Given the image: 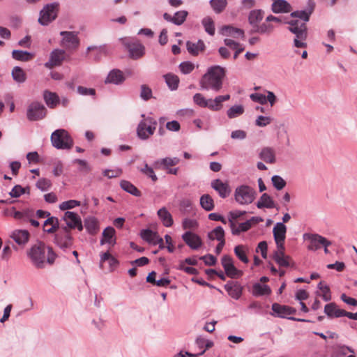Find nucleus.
Listing matches in <instances>:
<instances>
[{
  "label": "nucleus",
  "mask_w": 357,
  "mask_h": 357,
  "mask_svg": "<svg viewBox=\"0 0 357 357\" xmlns=\"http://www.w3.org/2000/svg\"><path fill=\"white\" fill-rule=\"evenodd\" d=\"M225 68L220 66L209 67L199 81L201 89L212 91L215 93L220 91L223 86V80L225 77Z\"/></svg>",
  "instance_id": "obj_1"
},
{
  "label": "nucleus",
  "mask_w": 357,
  "mask_h": 357,
  "mask_svg": "<svg viewBox=\"0 0 357 357\" xmlns=\"http://www.w3.org/2000/svg\"><path fill=\"white\" fill-rule=\"evenodd\" d=\"M289 24L288 30L295 35L294 45L298 48H304L307 47L305 42L307 37V29L305 22L298 20H292L287 22Z\"/></svg>",
  "instance_id": "obj_2"
},
{
  "label": "nucleus",
  "mask_w": 357,
  "mask_h": 357,
  "mask_svg": "<svg viewBox=\"0 0 357 357\" xmlns=\"http://www.w3.org/2000/svg\"><path fill=\"white\" fill-rule=\"evenodd\" d=\"M46 250L47 245L41 241L33 245L27 250V256L36 268L42 269L45 267Z\"/></svg>",
  "instance_id": "obj_3"
},
{
  "label": "nucleus",
  "mask_w": 357,
  "mask_h": 357,
  "mask_svg": "<svg viewBox=\"0 0 357 357\" xmlns=\"http://www.w3.org/2000/svg\"><path fill=\"white\" fill-rule=\"evenodd\" d=\"M51 142L56 149L70 150L73 148L74 141L65 129H57L51 135Z\"/></svg>",
  "instance_id": "obj_4"
},
{
  "label": "nucleus",
  "mask_w": 357,
  "mask_h": 357,
  "mask_svg": "<svg viewBox=\"0 0 357 357\" xmlns=\"http://www.w3.org/2000/svg\"><path fill=\"white\" fill-rule=\"evenodd\" d=\"M256 196V190L246 185L237 187L234 192L235 200L241 205L251 204Z\"/></svg>",
  "instance_id": "obj_5"
},
{
  "label": "nucleus",
  "mask_w": 357,
  "mask_h": 357,
  "mask_svg": "<svg viewBox=\"0 0 357 357\" xmlns=\"http://www.w3.org/2000/svg\"><path fill=\"white\" fill-rule=\"evenodd\" d=\"M119 41L128 50L129 56L132 59L141 58L145 53L144 46L138 40L128 38H121Z\"/></svg>",
  "instance_id": "obj_6"
},
{
  "label": "nucleus",
  "mask_w": 357,
  "mask_h": 357,
  "mask_svg": "<svg viewBox=\"0 0 357 357\" xmlns=\"http://www.w3.org/2000/svg\"><path fill=\"white\" fill-rule=\"evenodd\" d=\"M58 3L47 4L40 12L38 22L43 26H47L56 19L58 12Z\"/></svg>",
  "instance_id": "obj_7"
},
{
  "label": "nucleus",
  "mask_w": 357,
  "mask_h": 357,
  "mask_svg": "<svg viewBox=\"0 0 357 357\" xmlns=\"http://www.w3.org/2000/svg\"><path fill=\"white\" fill-rule=\"evenodd\" d=\"M272 310L273 311L274 314H272V315H275V314L281 318H287L289 320L296 321H301V322H309V320L305 319H299L296 318L294 317H288V315L294 314L296 312V310L294 307L287 306V305H282L278 303H273L272 305Z\"/></svg>",
  "instance_id": "obj_8"
},
{
  "label": "nucleus",
  "mask_w": 357,
  "mask_h": 357,
  "mask_svg": "<svg viewBox=\"0 0 357 357\" xmlns=\"http://www.w3.org/2000/svg\"><path fill=\"white\" fill-rule=\"evenodd\" d=\"M62 36L61 45L67 50H76L79 45L77 33L75 31H63L60 32Z\"/></svg>",
  "instance_id": "obj_9"
},
{
  "label": "nucleus",
  "mask_w": 357,
  "mask_h": 357,
  "mask_svg": "<svg viewBox=\"0 0 357 357\" xmlns=\"http://www.w3.org/2000/svg\"><path fill=\"white\" fill-rule=\"evenodd\" d=\"M47 109L40 102H33L31 103L26 111L27 119L31 121H36L43 119L46 115Z\"/></svg>",
  "instance_id": "obj_10"
},
{
  "label": "nucleus",
  "mask_w": 357,
  "mask_h": 357,
  "mask_svg": "<svg viewBox=\"0 0 357 357\" xmlns=\"http://www.w3.org/2000/svg\"><path fill=\"white\" fill-rule=\"evenodd\" d=\"M303 238L310 241L307 249L310 250H317L322 246H329L331 242L325 237L317 234H305Z\"/></svg>",
  "instance_id": "obj_11"
},
{
  "label": "nucleus",
  "mask_w": 357,
  "mask_h": 357,
  "mask_svg": "<svg viewBox=\"0 0 357 357\" xmlns=\"http://www.w3.org/2000/svg\"><path fill=\"white\" fill-rule=\"evenodd\" d=\"M221 264L226 275L230 278H237L243 275V271L236 268L233 259L229 255H224L221 259Z\"/></svg>",
  "instance_id": "obj_12"
},
{
  "label": "nucleus",
  "mask_w": 357,
  "mask_h": 357,
  "mask_svg": "<svg viewBox=\"0 0 357 357\" xmlns=\"http://www.w3.org/2000/svg\"><path fill=\"white\" fill-rule=\"evenodd\" d=\"M287 227L283 222H277L273 227L274 240L278 249L284 250V243L286 238Z\"/></svg>",
  "instance_id": "obj_13"
},
{
  "label": "nucleus",
  "mask_w": 357,
  "mask_h": 357,
  "mask_svg": "<svg viewBox=\"0 0 357 357\" xmlns=\"http://www.w3.org/2000/svg\"><path fill=\"white\" fill-rule=\"evenodd\" d=\"M66 51L61 49L54 50L50 55V59L45 63V66L47 68H52L55 66L61 65L62 62L66 59Z\"/></svg>",
  "instance_id": "obj_14"
},
{
  "label": "nucleus",
  "mask_w": 357,
  "mask_h": 357,
  "mask_svg": "<svg viewBox=\"0 0 357 357\" xmlns=\"http://www.w3.org/2000/svg\"><path fill=\"white\" fill-rule=\"evenodd\" d=\"M228 294L234 299L238 300L242 296L243 287L236 281H229L224 286Z\"/></svg>",
  "instance_id": "obj_15"
},
{
  "label": "nucleus",
  "mask_w": 357,
  "mask_h": 357,
  "mask_svg": "<svg viewBox=\"0 0 357 357\" xmlns=\"http://www.w3.org/2000/svg\"><path fill=\"white\" fill-rule=\"evenodd\" d=\"M182 239L192 250L199 249L202 245L201 238L195 233L186 231L182 235Z\"/></svg>",
  "instance_id": "obj_16"
},
{
  "label": "nucleus",
  "mask_w": 357,
  "mask_h": 357,
  "mask_svg": "<svg viewBox=\"0 0 357 357\" xmlns=\"http://www.w3.org/2000/svg\"><path fill=\"white\" fill-rule=\"evenodd\" d=\"M155 127L152 125H146V121H140L137 128V133L139 138L145 140L153 135Z\"/></svg>",
  "instance_id": "obj_17"
},
{
  "label": "nucleus",
  "mask_w": 357,
  "mask_h": 357,
  "mask_svg": "<svg viewBox=\"0 0 357 357\" xmlns=\"http://www.w3.org/2000/svg\"><path fill=\"white\" fill-rule=\"evenodd\" d=\"M180 159L177 157H166L154 161L153 166L155 169H162L164 170H167L169 168H170V167L178 165Z\"/></svg>",
  "instance_id": "obj_18"
},
{
  "label": "nucleus",
  "mask_w": 357,
  "mask_h": 357,
  "mask_svg": "<svg viewBox=\"0 0 357 357\" xmlns=\"http://www.w3.org/2000/svg\"><path fill=\"white\" fill-rule=\"evenodd\" d=\"M188 15V12L186 10H179L174 13V16L165 13L163 14V18L167 22H172L176 25H181L186 20Z\"/></svg>",
  "instance_id": "obj_19"
},
{
  "label": "nucleus",
  "mask_w": 357,
  "mask_h": 357,
  "mask_svg": "<svg viewBox=\"0 0 357 357\" xmlns=\"http://www.w3.org/2000/svg\"><path fill=\"white\" fill-rule=\"evenodd\" d=\"M230 99V95L218 96L214 99H208L206 107L212 111H219L222 107V102Z\"/></svg>",
  "instance_id": "obj_20"
},
{
  "label": "nucleus",
  "mask_w": 357,
  "mask_h": 357,
  "mask_svg": "<svg viewBox=\"0 0 357 357\" xmlns=\"http://www.w3.org/2000/svg\"><path fill=\"white\" fill-rule=\"evenodd\" d=\"M315 7L314 2H310L307 3V8L303 10H296L291 13L292 17H298L302 20L306 24L310 20V16L313 13Z\"/></svg>",
  "instance_id": "obj_21"
},
{
  "label": "nucleus",
  "mask_w": 357,
  "mask_h": 357,
  "mask_svg": "<svg viewBox=\"0 0 357 357\" xmlns=\"http://www.w3.org/2000/svg\"><path fill=\"white\" fill-rule=\"evenodd\" d=\"M10 237L19 245H24L29 241V232L24 229H16L11 232Z\"/></svg>",
  "instance_id": "obj_22"
},
{
  "label": "nucleus",
  "mask_w": 357,
  "mask_h": 357,
  "mask_svg": "<svg viewBox=\"0 0 357 357\" xmlns=\"http://www.w3.org/2000/svg\"><path fill=\"white\" fill-rule=\"evenodd\" d=\"M54 243L61 248L66 249L73 244V237L70 234L58 233L54 236Z\"/></svg>",
  "instance_id": "obj_23"
},
{
  "label": "nucleus",
  "mask_w": 357,
  "mask_h": 357,
  "mask_svg": "<svg viewBox=\"0 0 357 357\" xmlns=\"http://www.w3.org/2000/svg\"><path fill=\"white\" fill-rule=\"evenodd\" d=\"M206 45L202 40H198L197 42L188 40L186 42V49L192 56H197L200 52L205 50Z\"/></svg>",
  "instance_id": "obj_24"
},
{
  "label": "nucleus",
  "mask_w": 357,
  "mask_h": 357,
  "mask_svg": "<svg viewBox=\"0 0 357 357\" xmlns=\"http://www.w3.org/2000/svg\"><path fill=\"white\" fill-rule=\"evenodd\" d=\"M264 11L261 9L252 10L248 15V22L251 26V29H255V27L262 21L264 17Z\"/></svg>",
  "instance_id": "obj_25"
},
{
  "label": "nucleus",
  "mask_w": 357,
  "mask_h": 357,
  "mask_svg": "<svg viewBox=\"0 0 357 357\" xmlns=\"http://www.w3.org/2000/svg\"><path fill=\"white\" fill-rule=\"evenodd\" d=\"M211 187L218 192L222 198L227 197L229 192L230 189L227 183H223L220 179H215L211 182Z\"/></svg>",
  "instance_id": "obj_26"
},
{
  "label": "nucleus",
  "mask_w": 357,
  "mask_h": 357,
  "mask_svg": "<svg viewBox=\"0 0 357 357\" xmlns=\"http://www.w3.org/2000/svg\"><path fill=\"white\" fill-rule=\"evenodd\" d=\"M271 10L274 13H287L291 12V6L286 0H273Z\"/></svg>",
  "instance_id": "obj_27"
},
{
  "label": "nucleus",
  "mask_w": 357,
  "mask_h": 357,
  "mask_svg": "<svg viewBox=\"0 0 357 357\" xmlns=\"http://www.w3.org/2000/svg\"><path fill=\"white\" fill-rule=\"evenodd\" d=\"M256 206L258 208H275L278 210V207L276 206V204L272 197L267 193H264L260 197L259 199L256 203Z\"/></svg>",
  "instance_id": "obj_28"
},
{
  "label": "nucleus",
  "mask_w": 357,
  "mask_h": 357,
  "mask_svg": "<svg viewBox=\"0 0 357 357\" xmlns=\"http://www.w3.org/2000/svg\"><path fill=\"white\" fill-rule=\"evenodd\" d=\"M93 50H96L97 52L93 57V60L95 61H100L101 60L102 55L107 56L109 54V47H108L107 45H106V44H103L100 46H96V45L89 46L86 48V54H88V52L89 51H93Z\"/></svg>",
  "instance_id": "obj_29"
},
{
  "label": "nucleus",
  "mask_w": 357,
  "mask_h": 357,
  "mask_svg": "<svg viewBox=\"0 0 357 357\" xmlns=\"http://www.w3.org/2000/svg\"><path fill=\"white\" fill-rule=\"evenodd\" d=\"M125 77L123 73L120 70L113 69L108 74L105 82L118 85L123 83Z\"/></svg>",
  "instance_id": "obj_30"
},
{
  "label": "nucleus",
  "mask_w": 357,
  "mask_h": 357,
  "mask_svg": "<svg viewBox=\"0 0 357 357\" xmlns=\"http://www.w3.org/2000/svg\"><path fill=\"white\" fill-rule=\"evenodd\" d=\"M59 228V222L57 218L49 217L43 223V229L48 234L55 232Z\"/></svg>",
  "instance_id": "obj_31"
},
{
  "label": "nucleus",
  "mask_w": 357,
  "mask_h": 357,
  "mask_svg": "<svg viewBox=\"0 0 357 357\" xmlns=\"http://www.w3.org/2000/svg\"><path fill=\"white\" fill-rule=\"evenodd\" d=\"M344 310L339 309L335 303H330L324 307V313L330 318L344 317V314H339V312L344 313Z\"/></svg>",
  "instance_id": "obj_32"
},
{
  "label": "nucleus",
  "mask_w": 357,
  "mask_h": 357,
  "mask_svg": "<svg viewBox=\"0 0 357 357\" xmlns=\"http://www.w3.org/2000/svg\"><path fill=\"white\" fill-rule=\"evenodd\" d=\"M259 158L266 163L273 164L275 162V154L273 148L264 147L259 155Z\"/></svg>",
  "instance_id": "obj_33"
},
{
  "label": "nucleus",
  "mask_w": 357,
  "mask_h": 357,
  "mask_svg": "<svg viewBox=\"0 0 357 357\" xmlns=\"http://www.w3.org/2000/svg\"><path fill=\"white\" fill-rule=\"evenodd\" d=\"M284 250L278 249L273 255L274 261L280 266L288 267L289 266V257L284 255Z\"/></svg>",
  "instance_id": "obj_34"
},
{
  "label": "nucleus",
  "mask_w": 357,
  "mask_h": 357,
  "mask_svg": "<svg viewBox=\"0 0 357 357\" xmlns=\"http://www.w3.org/2000/svg\"><path fill=\"white\" fill-rule=\"evenodd\" d=\"M220 33L231 37H236V35L240 36L241 38L244 37V31L241 29L236 28L230 25H225L220 29Z\"/></svg>",
  "instance_id": "obj_35"
},
{
  "label": "nucleus",
  "mask_w": 357,
  "mask_h": 357,
  "mask_svg": "<svg viewBox=\"0 0 357 357\" xmlns=\"http://www.w3.org/2000/svg\"><path fill=\"white\" fill-rule=\"evenodd\" d=\"M115 234V229L112 227H106L102 231V238L100 240V244L108 243L114 245L116 243V240L113 239Z\"/></svg>",
  "instance_id": "obj_36"
},
{
  "label": "nucleus",
  "mask_w": 357,
  "mask_h": 357,
  "mask_svg": "<svg viewBox=\"0 0 357 357\" xmlns=\"http://www.w3.org/2000/svg\"><path fill=\"white\" fill-rule=\"evenodd\" d=\"M274 29V26L266 22V21L261 24H259L255 29L250 31V34L259 33V34H271Z\"/></svg>",
  "instance_id": "obj_37"
},
{
  "label": "nucleus",
  "mask_w": 357,
  "mask_h": 357,
  "mask_svg": "<svg viewBox=\"0 0 357 357\" xmlns=\"http://www.w3.org/2000/svg\"><path fill=\"white\" fill-rule=\"evenodd\" d=\"M157 214L165 227H169L173 225L174 221L172 216L165 207L159 209Z\"/></svg>",
  "instance_id": "obj_38"
},
{
  "label": "nucleus",
  "mask_w": 357,
  "mask_h": 357,
  "mask_svg": "<svg viewBox=\"0 0 357 357\" xmlns=\"http://www.w3.org/2000/svg\"><path fill=\"white\" fill-rule=\"evenodd\" d=\"M63 218L70 229H75L81 220L78 214L72 211H66Z\"/></svg>",
  "instance_id": "obj_39"
},
{
  "label": "nucleus",
  "mask_w": 357,
  "mask_h": 357,
  "mask_svg": "<svg viewBox=\"0 0 357 357\" xmlns=\"http://www.w3.org/2000/svg\"><path fill=\"white\" fill-rule=\"evenodd\" d=\"M271 293V288L266 284H261L259 282L255 283L252 286V294L255 296L269 295Z\"/></svg>",
  "instance_id": "obj_40"
},
{
  "label": "nucleus",
  "mask_w": 357,
  "mask_h": 357,
  "mask_svg": "<svg viewBox=\"0 0 357 357\" xmlns=\"http://www.w3.org/2000/svg\"><path fill=\"white\" fill-rule=\"evenodd\" d=\"M84 226L90 234H96L99 229L97 219L91 216L84 219Z\"/></svg>",
  "instance_id": "obj_41"
},
{
  "label": "nucleus",
  "mask_w": 357,
  "mask_h": 357,
  "mask_svg": "<svg viewBox=\"0 0 357 357\" xmlns=\"http://www.w3.org/2000/svg\"><path fill=\"white\" fill-rule=\"evenodd\" d=\"M120 186L124 191L133 196L140 197L142 195L141 192L128 181L122 180L120 182Z\"/></svg>",
  "instance_id": "obj_42"
},
{
  "label": "nucleus",
  "mask_w": 357,
  "mask_h": 357,
  "mask_svg": "<svg viewBox=\"0 0 357 357\" xmlns=\"http://www.w3.org/2000/svg\"><path fill=\"white\" fill-rule=\"evenodd\" d=\"M141 238L148 242L150 244L155 245V240L158 238L159 235L157 232L153 231L149 229H142L140 232Z\"/></svg>",
  "instance_id": "obj_43"
},
{
  "label": "nucleus",
  "mask_w": 357,
  "mask_h": 357,
  "mask_svg": "<svg viewBox=\"0 0 357 357\" xmlns=\"http://www.w3.org/2000/svg\"><path fill=\"white\" fill-rule=\"evenodd\" d=\"M43 96L45 103L50 108L55 107L59 102V98L55 93L45 91Z\"/></svg>",
  "instance_id": "obj_44"
},
{
  "label": "nucleus",
  "mask_w": 357,
  "mask_h": 357,
  "mask_svg": "<svg viewBox=\"0 0 357 357\" xmlns=\"http://www.w3.org/2000/svg\"><path fill=\"white\" fill-rule=\"evenodd\" d=\"M13 79L17 83H24L26 79V75L24 70L19 66H15L11 73Z\"/></svg>",
  "instance_id": "obj_45"
},
{
  "label": "nucleus",
  "mask_w": 357,
  "mask_h": 357,
  "mask_svg": "<svg viewBox=\"0 0 357 357\" xmlns=\"http://www.w3.org/2000/svg\"><path fill=\"white\" fill-rule=\"evenodd\" d=\"M12 56L17 61H28L33 57V54L26 51L14 50L12 52Z\"/></svg>",
  "instance_id": "obj_46"
},
{
  "label": "nucleus",
  "mask_w": 357,
  "mask_h": 357,
  "mask_svg": "<svg viewBox=\"0 0 357 357\" xmlns=\"http://www.w3.org/2000/svg\"><path fill=\"white\" fill-rule=\"evenodd\" d=\"M200 205L206 211H211L214 208V202L208 194H204L200 197Z\"/></svg>",
  "instance_id": "obj_47"
},
{
  "label": "nucleus",
  "mask_w": 357,
  "mask_h": 357,
  "mask_svg": "<svg viewBox=\"0 0 357 357\" xmlns=\"http://www.w3.org/2000/svg\"><path fill=\"white\" fill-rule=\"evenodd\" d=\"M210 6L216 14L222 13L227 6V0H210Z\"/></svg>",
  "instance_id": "obj_48"
},
{
  "label": "nucleus",
  "mask_w": 357,
  "mask_h": 357,
  "mask_svg": "<svg viewBox=\"0 0 357 357\" xmlns=\"http://www.w3.org/2000/svg\"><path fill=\"white\" fill-rule=\"evenodd\" d=\"M244 113V107L242 105H234L227 111L229 119H235Z\"/></svg>",
  "instance_id": "obj_49"
},
{
  "label": "nucleus",
  "mask_w": 357,
  "mask_h": 357,
  "mask_svg": "<svg viewBox=\"0 0 357 357\" xmlns=\"http://www.w3.org/2000/svg\"><path fill=\"white\" fill-rule=\"evenodd\" d=\"M202 24L204 28L205 31L210 36L215 34V24L211 17H205L202 20Z\"/></svg>",
  "instance_id": "obj_50"
},
{
  "label": "nucleus",
  "mask_w": 357,
  "mask_h": 357,
  "mask_svg": "<svg viewBox=\"0 0 357 357\" xmlns=\"http://www.w3.org/2000/svg\"><path fill=\"white\" fill-rule=\"evenodd\" d=\"M208 237L211 240L225 241V231L221 226H218L208 233Z\"/></svg>",
  "instance_id": "obj_51"
},
{
  "label": "nucleus",
  "mask_w": 357,
  "mask_h": 357,
  "mask_svg": "<svg viewBox=\"0 0 357 357\" xmlns=\"http://www.w3.org/2000/svg\"><path fill=\"white\" fill-rule=\"evenodd\" d=\"M236 256L243 263L248 264L249 259L246 255V248L243 245H236L234 249Z\"/></svg>",
  "instance_id": "obj_52"
},
{
  "label": "nucleus",
  "mask_w": 357,
  "mask_h": 357,
  "mask_svg": "<svg viewBox=\"0 0 357 357\" xmlns=\"http://www.w3.org/2000/svg\"><path fill=\"white\" fill-rule=\"evenodd\" d=\"M165 82L171 90H176L178 88L179 79L178 76L168 73L164 76Z\"/></svg>",
  "instance_id": "obj_53"
},
{
  "label": "nucleus",
  "mask_w": 357,
  "mask_h": 357,
  "mask_svg": "<svg viewBox=\"0 0 357 357\" xmlns=\"http://www.w3.org/2000/svg\"><path fill=\"white\" fill-rule=\"evenodd\" d=\"M137 169L142 174L150 178L153 182L158 181V177L154 172L153 168L149 166L147 163H145L143 167H137Z\"/></svg>",
  "instance_id": "obj_54"
},
{
  "label": "nucleus",
  "mask_w": 357,
  "mask_h": 357,
  "mask_svg": "<svg viewBox=\"0 0 357 357\" xmlns=\"http://www.w3.org/2000/svg\"><path fill=\"white\" fill-rule=\"evenodd\" d=\"M196 344L199 348L204 347V349L199 354V355L204 354L206 349H208L213 346V342L211 340H206L202 337L197 338Z\"/></svg>",
  "instance_id": "obj_55"
},
{
  "label": "nucleus",
  "mask_w": 357,
  "mask_h": 357,
  "mask_svg": "<svg viewBox=\"0 0 357 357\" xmlns=\"http://www.w3.org/2000/svg\"><path fill=\"white\" fill-rule=\"evenodd\" d=\"M271 181L273 185L278 190H281L283 189L287 184L286 181L280 176L278 175L273 176L271 178Z\"/></svg>",
  "instance_id": "obj_56"
},
{
  "label": "nucleus",
  "mask_w": 357,
  "mask_h": 357,
  "mask_svg": "<svg viewBox=\"0 0 357 357\" xmlns=\"http://www.w3.org/2000/svg\"><path fill=\"white\" fill-rule=\"evenodd\" d=\"M317 288L322 291L321 296L325 301H329L331 300V291L328 286L324 285L323 282H320L317 285Z\"/></svg>",
  "instance_id": "obj_57"
},
{
  "label": "nucleus",
  "mask_w": 357,
  "mask_h": 357,
  "mask_svg": "<svg viewBox=\"0 0 357 357\" xmlns=\"http://www.w3.org/2000/svg\"><path fill=\"white\" fill-rule=\"evenodd\" d=\"M178 68L183 74L188 75L195 69V65L190 61H183L179 64Z\"/></svg>",
  "instance_id": "obj_58"
},
{
  "label": "nucleus",
  "mask_w": 357,
  "mask_h": 357,
  "mask_svg": "<svg viewBox=\"0 0 357 357\" xmlns=\"http://www.w3.org/2000/svg\"><path fill=\"white\" fill-rule=\"evenodd\" d=\"M36 185L41 191H47L50 188V187L52 185V183H51L50 180H49L47 178H40L37 181Z\"/></svg>",
  "instance_id": "obj_59"
},
{
  "label": "nucleus",
  "mask_w": 357,
  "mask_h": 357,
  "mask_svg": "<svg viewBox=\"0 0 357 357\" xmlns=\"http://www.w3.org/2000/svg\"><path fill=\"white\" fill-rule=\"evenodd\" d=\"M152 97V90L146 84L141 86L140 98L144 100H149Z\"/></svg>",
  "instance_id": "obj_60"
},
{
  "label": "nucleus",
  "mask_w": 357,
  "mask_h": 357,
  "mask_svg": "<svg viewBox=\"0 0 357 357\" xmlns=\"http://www.w3.org/2000/svg\"><path fill=\"white\" fill-rule=\"evenodd\" d=\"M79 205H80V202L79 201H77V200H68V201H66V202H62L59 205V208L61 211H65V210H67V209L73 208L74 207L78 206Z\"/></svg>",
  "instance_id": "obj_61"
},
{
  "label": "nucleus",
  "mask_w": 357,
  "mask_h": 357,
  "mask_svg": "<svg viewBox=\"0 0 357 357\" xmlns=\"http://www.w3.org/2000/svg\"><path fill=\"white\" fill-rule=\"evenodd\" d=\"M272 120L271 116H259L255 120V125L259 127H265L270 124Z\"/></svg>",
  "instance_id": "obj_62"
},
{
  "label": "nucleus",
  "mask_w": 357,
  "mask_h": 357,
  "mask_svg": "<svg viewBox=\"0 0 357 357\" xmlns=\"http://www.w3.org/2000/svg\"><path fill=\"white\" fill-rule=\"evenodd\" d=\"M73 163H77L79 165V171L84 174H87L91 171V167L84 160L75 159L73 160Z\"/></svg>",
  "instance_id": "obj_63"
},
{
  "label": "nucleus",
  "mask_w": 357,
  "mask_h": 357,
  "mask_svg": "<svg viewBox=\"0 0 357 357\" xmlns=\"http://www.w3.org/2000/svg\"><path fill=\"white\" fill-rule=\"evenodd\" d=\"M193 100L199 107H206L208 99H206L202 93H195L193 96Z\"/></svg>",
  "instance_id": "obj_64"
}]
</instances>
